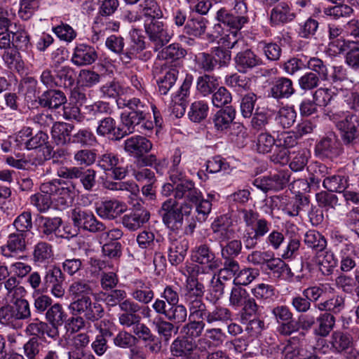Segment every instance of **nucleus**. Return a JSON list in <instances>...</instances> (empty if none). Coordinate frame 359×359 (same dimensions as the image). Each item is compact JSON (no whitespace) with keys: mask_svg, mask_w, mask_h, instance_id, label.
Listing matches in <instances>:
<instances>
[{"mask_svg":"<svg viewBox=\"0 0 359 359\" xmlns=\"http://www.w3.org/2000/svg\"><path fill=\"white\" fill-rule=\"evenodd\" d=\"M149 217V212L146 209L142 208L124 215L121 221L124 227L130 231H136L147 222Z\"/></svg>","mask_w":359,"mask_h":359,"instance_id":"cd10ccee","label":"nucleus"},{"mask_svg":"<svg viewBox=\"0 0 359 359\" xmlns=\"http://www.w3.org/2000/svg\"><path fill=\"white\" fill-rule=\"evenodd\" d=\"M167 309L165 302L160 298L155 299L151 308L158 316H163L168 321L174 323H182L186 321L187 310L182 304L169 305Z\"/></svg>","mask_w":359,"mask_h":359,"instance_id":"ddd939ff","label":"nucleus"},{"mask_svg":"<svg viewBox=\"0 0 359 359\" xmlns=\"http://www.w3.org/2000/svg\"><path fill=\"white\" fill-rule=\"evenodd\" d=\"M229 305L235 310L242 308L241 323L249 320V316L256 313L258 305L254 298L251 297L248 291L241 286H234L231 288Z\"/></svg>","mask_w":359,"mask_h":359,"instance_id":"423d86ee","label":"nucleus"},{"mask_svg":"<svg viewBox=\"0 0 359 359\" xmlns=\"http://www.w3.org/2000/svg\"><path fill=\"white\" fill-rule=\"evenodd\" d=\"M66 318L67 314L58 303L52 305L46 313V319L50 325H62Z\"/></svg>","mask_w":359,"mask_h":359,"instance_id":"69168bd1","label":"nucleus"},{"mask_svg":"<svg viewBox=\"0 0 359 359\" xmlns=\"http://www.w3.org/2000/svg\"><path fill=\"white\" fill-rule=\"evenodd\" d=\"M97 58V54L93 47L81 43L75 47L71 60L76 66H84L93 64Z\"/></svg>","mask_w":359,"mask_h":359,"instance_id":"bb28decb","label":"nucleus"},{"mask_svg":"<svg viewBox=\"0 0 359 359\" xmlns=\"http://www.w3.org/2000/svg\"><path fill=\"white\" fill-rule=\"evenodd\" d=\"M235 62L238 70L246 73L249 70L261 65L262 59L251 50L239 52L235 57Z\"/></svg>","mask_w":359,"mask_h":359,"instance_id":"7c9ffc66","label":"nucleus"},{"mask_svg":"<svg viewBox=\"0 0 359 359\" xmlns=\"http://www.w3.org/2000/svg\"><path fill=\"white\" fill-rule=\"evenodd\" d=\"M27 235L23 233L13 232L8 235L6 243L1 247V252L4 257L12 258L26 250L25 238Z\"/></svg>","mask_w":359,"mask_h":359,"instance_id":"5701e85b","label":"nucleus"},{"mask_svg":"<svg viewBox=\"0 0 359 359\" xmlns=\"http://www.w3.org/2000/svg\"><path fill=\"white\" fill-rule=\"evenodd\" d=\"M236 116V111L231 107H226L217 111L212 116L215 129L218 132H224L229 129Z\"/></svg>","mask_w":359,"mask_h":359,"instance_id":"2f4dec72","label":"nucleus"},{"mask_svg":"<svg viewBox=\"0 0 359 359\" xmlns=\"http://www.w3.org/2000/svg\"><path fill=\"white\" fill-rule=\"evenodd\" d=\"M295 18L287 3L280 2L275 6L270 13V24L273 27L280 26L292 22Z\"/></svg>","mask_w":359,"mask_h":359,"instance_id":"a878e982","label":"nucleus"},{"mask_svg":"<svg viewBox=\"0 0 359 359\" xmlns=\"http://www.w3.org/2000/svg\"><path fill=\"white\" fill-rule=\"evenodd\" d=\"M323 185L331 192H344L348 187V177L343 175H334L325 177Z\"/></svg>","mask_w":359,"mask_h":359,"instance_id":"a18cd8bd","label":"nucleus"},{"mask_svg":"<svg viewBox=\"0 0 359 359\" xmlns=\"http://www.w3.org/2000/svg\"><path fill=\"white\" fill-rule=\"evenodd\" d=\"M196 63L198 68L205 72H211L219 66L223 67L228 65L231 60L229 50L217 48L214 54L201 53L196 56Z\"/></svg>","mask_w":359,"mask_h":359,"instance_id":"6e6552de","label":"nucleus"},{"mask_svg":"<svg viewBox=\"0 0 359 359\" xmlns=\"http://www.w3.org/2000/svg\"><path fill=\"white\" fill-rule=\"evenodd\" d=\"M310 157V151L306 149H302L292 153L290 163V168L294 171H302L308 163Z\"/></svg>","mask_w":359,"mask_h":359,"instance_id":"0e129e2a","label":"nucleus"},{"mask_svg":"<svg viewBox=\"0 0 359 359\" xmlns=\"http://www.w3.org/2000/svg\"><path fill=\"white\" fill-rule=\"evenodd\" d=\"M276 147V138L268 132H262L257 135L256 150L260 154H267L272 151Z\"/></svg>","mask_w":359,"mask_h":359,"instance_id":"6e6d98bb","label":"nucleus"},{"mask_svg":"<svg viewBox=\"0 0 359 359\" xmlns=\"http://www.w3.org/2000/svg\"><path fill=\"white\" fill-rule=\"evenodd\" d=\"M192 211V205L182 203L178 205L177 201L168 198L162 203L159 212L165 225L170 229V232L177 231L183 224V217L189 216Z\"/></svg>","mask_w":359,"mask_h":359,"instance_id":"7ed1b4c3","label":"nucleus"},{"mask_svg":"<svg viewBox=\"0 0 359 359\" xmlns=\"http://www.w3.org/2000/svg\"><path fill=\"white\" fill-rule=\"evenodd\" d=\"M189 242L177 231L169 232L168 236V259L172 265L182 263L187 255Z\"/></svg>","mask_w":359,"mask_h":359,"instance_id":"4468645a","label":"nucleus"},{"mask_svg":"<svg viewBox=\"0 0 359 359\" xmlns=\"http://www.w3.org/2000/svg\"><path fill=\"white\" fill-rule=\"evenodd\" d=\"M74 126L70 123L56 122L52 126V137L57 145H64L69 141Z\"/></svg>","mask_w":359,"mask_h":359,"instance_id":"ea45409f","label":"nucleus"},{"mask_svg":"<svg viewBox=\"0 0 359 359\" xmlns=\"http://www.w3.org/2000/svg\"><path fill=\"white\" fill-rule=\"evenodd\" d=\"M69 141L82 147H92L97 142L95 136L88 128L79 130L69 138Z\"/></svg>","mask_w":359,"mask_h":359,"instance_id":"5fc2aeb1","label":"nucleus"},{"mask_svg":"<svg viewBox=\"0 0 359 359\" xmlns=\"http://www.w3.org/2000/svg\"><path fill=\"white\" fill-rule=\"evenodd\" d=\"M68 291L74 299L89 296L93 293L92 281L83 279L76 280L69 285Z\"/></svg>","mask_w":359,"mask_h":359,"instance_id":"49530a36","label":"nucleus"},{"mask_svg":"<svg viewBox=\"0 0 359 359\" xmlns=\"http://www.w3.org/2000/svg\"><path fill=\"white\" fill-rule=\"evenodd\" d=\"M126 210L125 203L116 200L102 201L96 205L95 210L98 216L103 219H113Z\"/></svg>","mask_w":359,"mask_h":359,"instance_id":"393cba45","label":"nucleus"},{"mask_svg":"<svg viewBox=\"0 0 359 359\" xmlns=\"http://www.w3.org/2000/svg\"><path fill=\"white\" fill-rule=\"evenodd\" d=\"M191 257L196 264L189 266L187 269L192 271L194 274L211 276V273L217 270L221 264L219 259L207 244L196 246L191 250Z\"/></svg>","mask_w":359,"mask_h":359,"instance_id":"f03ea898","label":"nucleus"},{"mask_svg":"<svg viewBox=\"0 0 359 359\" xmlns=\"http://www.w3.org/2000/svg\"><path fill=\"white\" fill-rule=\"evenodd\" d=\"M208 103L203 100H198L191 104L188 115L191 121L199 123L208 116Z\"/></svg>","mask_w":359,"mask_h":359,"instance_id":"864d4df0","label":"nucleus"},{"mask_svg":"<svg viewBox=\"0 0 359 359\" xmlns=\"http://www.w3.org/2000/svg\"><path fill=\"white\" fill-rule=\"evenodd\" d=\"M97 165L103 170L111 172V177L115 180H122L127 175L123 158L114 153L107 151L100 155Z\"/></svg>","mask_w":359,"mask_h":359,"instance_id":"2eb2a0df","label":"nucleus"},{"mask_svg":"<svg viewBox=\"0 0 359 359\" xmlns=\"http://www.w3.org/2000/svg\"><path fill=\"white\" fill-rule=\"evenodd\" d=\"M290 172L288 170H281L269 177L256 179L254 184L264 191L269 190L278 191L287 186L290 181Z\"/></svg>","mask_w":359,"mask_h":359,"instance_id":"a211bd4d","label":"nucleus"},{"mask_svg":"<svg viewBox=\"0 0 359 359\" xmlns=\"http://www.w3.org/2000/svg\"><path fill=\"white\" fill-rule=\"evenodd\" d=\"M65 276L59 267H52L46 271L43 281V292L47 291L48 289L60 283H64Z\"/></svg>","mask_w":359,"mask_h":359,"instance_id":"4d7b16f0","label":"nucleus"},{"mask_svg":"<svg viewBox=\"0 0 359 359\" xmlns=\"http://www.w3.org/2000/svg\"><path fill=\"white\" fill-rule=\"evenodd\" d=\"M237 216L244 222L246 227L251 228L252 232L260 238L270 231L271 222L260 217L259 214L253 210L238 209L237 210Z\"/></svg>","mask_w":359,"mask_h":359,"instance_id":"9d476101","label":"nucleus"},{"mask_svg":"<svg viewBox=\"0 0 359 359\" xmlns=\"http://www.w3.org/2000/svg\"><path fill=\"white\" fill-rule=\"evenodd\" d=\"M72 219L75 226L90 233H98L105 231V225L98 221L93 213L80 208L73 209Z\"/></svg>","mask_w":359,"mask_h":359,"instance_id":"f8f14e48","label":"nucleus"},{"mask_svg":"<svg viewBox=\"0 0 359 359\" xmlns=\"http://www.w3.org/2000/svg\"><path fill=\"white\" fill-rule=\"evenodd\" d=\"M201 191L190 180H184L175 185V200L184 199V203L196 204L201 199Z\"/></svg>","mask_w":359,"mask_h":359,"instance_id":"aec40b11","label":"nucleus"},{"mask_svg":"<svg viewBox=\"0 0 359 359\" xmlns=\"http://www.w3.org/2000/svg\"><path fill=\"white\" fill-rule=\"evenodd\" d=\"M343 29L337 25H329V38L331 40L329 43L330 49L333 51L334 54H339L347 48V43L345 40L338 39L342 34Z\"/></svg>","mask_w":359,"mask_h":359,"instance_id":"37998d69","label":"nucleus"},{"mask_svg":"<svg viewBox=\"0 0 359 359\" xmlns=\"http://www.w3.org/2000/svg\"><path fill=\"white\" fill-rule=\"evenodd\" d=\"M57 175L67 180L79 179L86 191H91L96 185V171L89 168L83 170L81 167L62 166L57 168Z\"/></svg>","mask_w":359,"mask_h":359,"instance_id":"1a4fd4ad","label":"nucleus"},{"mask_svg":"<svg viewBox=\"0 0 359 359\" xmlns=\"http://www.w3.org/2000/svg\"><path fill=\"white\" fill-rule=\"evenodd\" d=\"M231 318V312L226 307L215 306L212 309H208L205 322L213 324L217 322H226Z\"/></svg>","mask_w":359,"mask_h":359,"instance_id":"680f3d73","label":"nucleus"},{"mask_svg":"<svg viewBox=\"0 0 359 359\" xmlns=\"http://www.w3.org/2000/svg\"><path fill=\"white\" fill-rule=\"evenodd\" d=\"M218 86V80L214 76L205 74L197 79L196 89L203 96L212 94Z\"/></svg>","mask_w":359,"mask_h":359,"instance_id":"3c124183","label":"nucleus"},{"mask_svg":"<svg viewBox=\"0 0 359 359\" xmlns=\"http://www.w3.org/2000/svg\"><path fill=\"white\" fill-rule=\"evenodd\" d=\"M194 349L195 343L187 338H177L170 346V351L174 356L184 359H199L198 355L194 353Z\"/></svg>","mask_w":359,"mask_h":359,"instance_id":"c85d7f7f","label":"nucleus"},{"mask_svg":"<svg viewBox=\"0 0 359 359\" xmlns=\"http://www.w3.org/2000/svg\"><path fill=\"white\" fill-rule=\"evenodd\" d=\"M330 343L334 351L341 353L352 347L353 339L346 333L334 332L331 336Z\"/></svg>","mask_w":359,"mask_h":359,"instance_id":"8fccbe9b","label":"nucleus"},{"mask_svg":"<svg viewBox=\"0 0 359 359\" xmlns=\"http://www.w3.org/2000/svg\"><path fill=\"white\" fill-rule=\"evenodd\" d=\"M224 83L238 92H242L250 88V79L246 76L234 73L226 76Z\"/></svg>","mask_w":359,"mask_h":359,"instance_id":"603ef678","label":"nucleus"},{"mask_svg":"<svg viewBox=\"0 0 359 359\" xmlns=\"http://www.w3.org/2000/svg\"><path fill=\"white\" fill-rule=\"evenodd\" d=\"M116 102L119 108L128 107L131 110L127 114H122L121 116L123 123L130 133L137 131L147 135L152 131L154 125L148 118L150 116L149 111L151 108L157 122L155 107L150 106L148 102L141 101L136 97L130 99L118 97Z\"/></svg>","mask_w":359,"mask_h":359,"instance_id":"f257e3e1","label":"nucleus"},{"mask_svg":"<svg viewBox=\"0 0 359 359\" xmlns=\"http://www.w3.org/2000/svg\"><path fill=\"white\" fill-rule=\"evenodd\" d=\"M337 127L343 133L344 140L349 144L358 137L359 114H348L337 123Z\"/></svg>","mask_w":359,"mask_h":359,"instance_id":"b1692460","label":"nucleus"},{"mask_svg":"<svg viewBox=\"0 0 359 359\" xmlns=\"http://www.w3.org/2000/svg\"><path fill=\"white\" fill-rule=\"evenodd\" d=\"M344 307L345 299L343 297L339 295L316 304V308L318 310L330 311L334 313H340Z\"/></svg>","mask_w":359,"mask_h":359,"instance_id":"13d9d810","label":"nucleus"},{"mask_svg":"<svg viewBox=\"0 0 359 359\" xmlns=\"http://www.w3.org/2000/svg\"><path fill=\"white\" fill-rule=\"evenodd\" d=\"M69 309L73 315H83L90 321H96L104 315L102 306L95 302H93L90 296L81 297L74 299L69 306Z\"/></svg>","mask_w":359,"mask_h":359,"instance_id":"0eeeda50","label":"nucleus"},{"mask_svg":"<svg viewBox=\"0 0 359 359\" xmlns=\"http://www.w3.org/2000/svg\"><path fill=\"white\" fill-rule=\"evenodd\" d=\"M337 94L331 88H320L313 94L315 104L319 107L334 105Z\"/></svg>","mask_w":359,"mask_h":359,"instance_id":"09e8293b","label":"nucleus"},{"mask_svg":"<svg viewBox=\"0 0 359 359\" xmlns=\"http://www.w3.org/2000/svg\"><path fill=\"white\" fill-rule=\"evenodd\" d=\"M189 312V318L192 320H205L208 313V309L203 299L189 301L186 302Z\"/></svg>","mask_w":359,"mask_h":359,"instance_id":"e2e57ef3","label":"nucleus"},{"mask_svg":"<svg viewBox=\"0 0 359 359\" xmlns=\"http://www.w3.org/2000/svg\"><path fill=\"white\" fill-rule=\"evenodd\" d=\"M144 28L149 39L155 45L156 50L168 43L172 36L167 26L159 20H151L149 22H146Z\"/></svg>","mask_w":359,"mask_h":359,"instance_id":"dca6fc26","label":"nucleus"},{"mask_svg":"<svg viewBox=\"0 0 359 359\" xmlns=\"http://www.w3.org/2000/svg\"><path fill=\"white\" fill-rule=\"evenodd\" d=\"M316 151L326 157L333 158L340 154V143L334 134H330L316 145Z\"/></svg>","mask_w":359,"mask_h":359,"instance_id":"72a5a7b5","label":"nucleus"},{"mask_svg":"<svg viewBox=\"0 0 359 359\" xmlns=\"http://www.w3.org/2000/svg\"><path fill=\"white\" fill-rule=\"evenodd\" d=\"M297 136L292 131H285L277 135L276 147L273 149L270 159L275 163H285L287 161L289 148L297 144Z\"/></svg>","mask_w":359,"mask_h":359,"instance_id":"9b49d317","label":"nucleus"},{"mask_svg":"<svg viewBox=\"0 0 359 359\" xmlns=\"http://www.w3.org/2000/svg\"><path fill=\"white\" fill-rule=\"evenodd\" d=\"M189 273L186 280L185 285V302L194 301L203 299L204 294V286L201 281L205 280L204 275L194 274L193 271L187 269Z\"/></svg>","mask_w":359,"mask_h":359,"instance_id":"412c9836","label":"nucleus"},{"mask_svg":"<svg viewBox=\"0 0 359 359\" xmlns=\"http://www.w3.org/2000/svg\"><path fill=\"white\" fill-rule=\"evenodd\" d=\"M150 140L142 135H134L124 141V150L130 156L135 158L143 157L152 149Z\"/></svg>","mask_w":359,"mask_h":359,"instance_id":"4be33fe9","label":"nucleus"},{"mask_svg":"<svg viewBox=\"0 0 359 359\" xmlns=\"http://www.w3.org/2000/svg\"><path fill=\"white\" fill-rule=\"evenodd\" d=\"M317 264L320 271L325 276H329L337 266L338 260L333 252L325 250L317 254Z\"/></svg>","mask_w":359,"mask_h":359,"instance_id":"c9c22d12","label":"nucleus"},{"mask_svg":"<svg viewBox=\"0 0 359 359\" xmlns=\"http://www.w3.org/2000/svg\"><path fill=\"white\" fill-rule=\"evenodd\" d=\"M39 102L43 107L58 109L67 102L64 93L60 90H50L44 92L39 97Z\"/></svg>","mask_w":359,"mask_h":359,"instance_id":"f704fd0d","label":"nucleus"},{"mask_svg":"<svg viewBox=\"0 0 359 359\" xmlns=\"http://www.w3.org/2000/svg\"><path fill=\"white\" fill-rule=\"evenodd\" d=\"M217 19L229 27L233 31L238 32L248 20L247 16H238V15L229 12L224 8H221L217 11Z\"/></svg>","mask_w":359,"mask_h":359,"instance_id":"473e14b6","label":"nucleus"},{"mask_svg":"<svg viewBox=\"0 0 359 359\" xmlns=\"http://www.w3.org/2000/svg\"><path fill=\"white\" fill-rule=\"evenodd\" d=\"M133 287L130 295L135 301L144 304H148L153 300L154 292L149 283L137 279L133 282Z\"/></svg>","mask_w":359,"mask_h":359,"instance_id":"c756f323","label":"nucleus"},{"mask_svg":"<svg viewBox=\"0 0 359 359\" xmlns=\"http://www.w3.org/2000/svg\"><path fill=\"white\" fill-rule=\"evenodd\" d=\"M178 76V70L176 68L165 69L156 82L158 91L161 95H166L175 85Z\"/></svg>","mask_w":359,"mask_h":359,"instance_id":"58836bf2","label":"nucleus"},{"mask_svg":"<svg viewBox=\"0 0 359 359\" xmlns=\"http://www.w3.org/2000/svg\"><path fill=\"white\" fill-rule=\"evenodd\" d=\"M75 187L62 180L46 182L41 184V192L50 194L52 203L57 209L64 210L72 202Z\"/></svg>","mask_w":359,"mask_h":359,"instance_id":"20e7f679","label":"nucleus"},{"mask_svg":"<svg viewBox=\"0 0 359 359\" xmlns=\"http://www.w3.org/2000/svg\"><path fill=\"white\" fill-rule=\"evenodd\" d=\"M31 316L29 302L21 298H17L12 306L0 309V323L15 329L22 327L20 320L28 319Z\"/></svg>","mask_w":359,"mask_h":359,"instance_id":"39448f33","label":"nucleus"},{"mask_svg":"<svg viewBox=\"0 0 359 359\" xmlns=\"http://www.w3.org/2000/svg\"><path fill=\"white\" fill-rule=\"evenodd\" d=\"M318 327L316 333L322 337H326L333 329L335 324V318L330 313H324L317 318Z\"/></svg>","mask_w":359,"mask_h":359,"instance_id":"338daca9","label":"nucleus"},{"mask_svg":"<svg viewBox=\"0 0 359 359\" xmlns=\"http://www.w3.org/2000/svg\"><path fill=\"white\" fill-rule=\"evenodd\" d=\"M294 93L292 81L287 78L278 79L271 88V95L274 98H288Z\"/></svg>","mask_w":359,"mask_h":359,"instance_id":"e433bc0d","label":"nucleus"},{"mask_svg":"<svg viewBox=\"0 0 359 359\" xmlns=\"http://www.w3.org/2000/svg\"><path fill=\"white\" fill-rule=\"evenodd\" d=\"M333 6H328L323 9V13L334 20H338L341 18L350 17L353 9L348 5L341 4V2L336 4Z\"/></svg>","mask_w":359,"mask_h":359,"instance_id":"bf43d9fd","label":"nucleus"},{"mask_svg":"<svg viewBox=\"0 0 359 359\" xmlns=\"http://www.w3.org/2000/svg\"><path fill=\"white\" fill-rule=\"evenodd\" d=\"M208 24V20L202 16L193 17L187 21L184 27L185 33L201 37L206 32Z\"/></svg>","mask_w":359,"mask_h":359,"instance_id":"79ce46f5","label":"nucleus"},{"mask_svg":"<svg viewBox=\"0 0 359 359\" xmlns=\"http://www.w3.org/2000/svg\"><path fill=\"white\" fill-rule=\"evenodd\" d=\"M56 86L69 88L74 83V72L67 66L60 67L55 71Z\"/></svg>","mask_w":359,"mask_h":359,"instance_id":"052dcab7","label":"nucleus"},{"mask_svg":"<svg viewBox=\"0 0 359 359\" xmlns=\"http://www.w3.org/2000/svg\"><path fill=\"white\" fill-rule=\"evenodd\" d=\"M234 219L232 215L224 214L215 219L211 224V229L219 243L228 241L234 236L233 228Z\"/></svg>","mask_w":359,"mask_h":359,"instance_id":"f3484780","label":"nucleus"},{"mask_svg":"<svg viewBox=\"0 0 359 359\" xmlns=\"http://www.w3.org/2000/svg\"><path fill=\"white\" fill-rule=\"evenodd\" d=\"M43 347L36 337H32L24 344L23 353L27 359H40Z\"/></svg>","mask_w":359,"mask_h":359,"instance_id":"774afa93","label":"nucleus"},{"mask_svg":"<svg viewBox=\"0 0 359 359\" xmlns=\"http://www.w3.org/2000/svg\"><path fill=\"white\" fill-rule=\"evenodd\" d=\"M33 261L39 264L48 263L53 257L51 245L46 242H39L34 247Z\"/></svg>","mask_w":359,"mask_h":359,"instance_id":"de8ad7c7","label":"nucleus"},{"mask_svg":"<svg viewBox=\"0 0 359 359\" xmlns=\"http://www.w3.org/2000/svg\"><path fill=\"white\" fill-rule=\"evenodd\" d=\"M38 222L41 232L48 237L49 240L53 239V235H56L62 224V219L58 217H48L41 216L39 217Z\"/></svg>","mask_w":359,"mask_h":359,"instance_id":"4c0bfd02","label":"nucleus"},{"mask_svg":"<svg viewBox=\"0 0 359 359\" xmlns=\"http://www.w3.org/2000/svg\"><path fill=\"white\" fill-rule=\"evenodd\" d=\"M120 310L123 312L118 315L119 323L125 327H135L141 321V317L137 313L141 306L131 299H126L120 304Z\"/></svg>","mask_w":359,"mask_h":359,"instance_id":"6ab92c4d","label":"nucleus"},{"mask_svg":"<svg viewBox=\"0 0 359 359\" xmlns=\"http://www.w3.org/2000/svg\"><path fill=\"white\" fill-rule=\"evenodd\" d=\"M96 299L102 300L107 306L114 307L118 306L127 299V293L124 290L116 289L109 292H100L96 294Z\"/></svg>","mask_w":359,"mask_h":359,"instance_id":"c03bdc74","label":"nucleus"},{"mask_svg":"<svg viewBox=\"0 0 359 359\" xmlns=\"http://www.w3.org/2000/svg\"><path fill=\"white\" fill-rule=\"evenodd\" d=\"M304 242L308 248L317 254L326 250L327 245L325 236L315 230H309L305 233Z\"/></svg>","mask_w":359,"mask_h":359,"instance_id":"a19ab883","label":"nucleus"}]
</instances>
